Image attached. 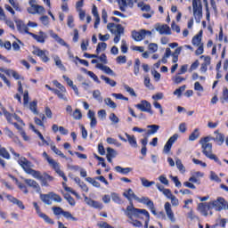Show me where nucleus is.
I'll return each mask as SVG.
<instances>
[{
	"label": "nucleus",
	"instance_id": "43",
	"mask_svg": "<svg viewBox=\"0 0 228 228\" xmlns=\"http://www.w3.org/2000/svg\"><path fill=\"white\" fill-rule=\"evenodd\" d=\"M200 136V132H199V128L194 129V131L190 134L189 140L190 142H195L197 138Z\"/></svg>",
	"mask_w": 228,
	"mask_h": 228
},
{
	"label": "nucleus",
	"instance_id": "41",
	"mask_svg": "<svg viewBox=\"0 0 228 228\" xmlns=\"http://www.w3.org/2000/svg\"><path fill=\"white\" fill-rule=\"evenodd\" d=\"M39 218L44 219L46 224H50V225H54V221L51 219L47 215L44 214L43 212L38 216Z\"/></svg>",
	"mask_w": 228,
	"mask_h": 228
},
{
	"label": "nucleus",
	"instance_id": "63",
	"mask_svg": "<svg viewBox=\"0 0 228 228\" xmlns=\"http://www.w3.org/2000/svg\"><path fill=\"white\" fill-rule=\"evenodd\" d=\"M159 181L161 183V184H165V186H168V179L165 175H161L159 176Z\"/></svg>",
	"mask_w": 228,
	"mask_h": 228
},
{
	"label": "nucleus",
	"instance_id": "59",
	"mask_svg": "<svg viewBox=\"0 0 228 228\" xmlns=\"http://www.w3.org/2000/svg\"><path fill=\"white\" fill-rule=\"evenodd\" d=\"M64 199L68 200L69 206H76V200L72 196H70V194H64Z\"/></svg>",
	"mask_w": 228,
	"mask_h": 228
},
{
	"label": "nucleus",
	"instance_id": "9",
	"mask_svg": "<svg viewBox=\"0 0 228 228\" xmlns=\"http://www.w3.org/2000/svg\"><path fill=\"white\" fill-rule=\"evenodd\" d=\"M145 37H152V32L150 30L141 29L140 31H132V37L135 42H142Z\"/></svg>",
	"mask_w": 228,
	"mask_h": 228
},
{
	"label": "nucleus",
	"instance_id": "48",
	"mask_svg": "<svg viewBox=\"0 0 228 228\" xmlns=\"http://www.w3.org/2000/svg\"><path fill=\"white\" fill-rule=\"evenodd\" d=\"M37 102L33 101L29 103V110L34 113V115H38V110H37Z\"/></svg>",
	"mask_w": 228,
	"mask_h": 228
},
{
	"label": "nucleus",
	"instance_id": "64",
	"mask_svg": "<svg viewBox=\"0 0 228 228\" xmlns=\"http://www.w3.org/2000/svg\"><path fill=\"white\" fill-rule=\"evenodd\" d=\"M50 195L52 197V200H54V202H61V198L60 195L54 192H50Z\"/></svg>",
	"mask_w": 228,
	"mask_h": 228
},
{
	"label": "nucleus",
	"instance_id": "58",
	"mask_svg": "<svg viewBox=\"0 0 228 228\" xmlns=\"http://www.w3.org/2000/svg\"><path fill=\"white\" fill-rule=\"evenodd\" d=\"M94 99H96L99 102H102V96H101V91L95 90L93 92Z\"/></svg>",
	"mask_w": 228,
	"mask_h": 228
},
{
	"label": "nucleus",
	"instance_id": "35",
	"mask_svg": "<svg viewBox=\"0 0 228 228\" xmlns=\"http://www.w3.org/2000/svg\"><path fill=\"white\" fill-rule=\"evenodd\" d=\"M0 156L4 158V159H12L10 152H8V150H6L4 147L0 148Z\"/></svg>",
	"mask_w": 228,
	"mask_h": 228
},
{
	"label": "nucleus",
	"instance_id": "39",
	"mask_svg": "<svg viewBox=\"0 0 228 228\" xmlns=\"http://www.w3.org/2000/svg\"><path fill=\"white\" fill-rule=\"evenodd\" d=\"M175 165L181 174H184V172H186V167H184V165H183V161H181L180 159H175Z\"/></svg>",
	"mask_w": 228,
	"mask_h": 228
},
{
	"label": "nucleus",
	"instance_id": "56",
	"mask_svg": "<svg viewBox=\"0 0 228 228\" xmlns=\"http://www.w3.org/2000/svg\"><path fill=\"white\" fill-rule=\"evenodd\" d=\"M109 120H110L112 124H118V122H120V118H118L115 113H110L109 116Z\"/></svg>",
	"mask_w": 228,
	"mask_h": 228
},
{
	"label": "nucleus",
	"instance_id": "1",
	"mask_svg": "<svg viewBox=\"0 0 228 228\" xmlns=\"http://www.w3.org/2000/svg\"><path fill=\"white\" fill-rule=\"evenodd\" d=\"M18 165L23 168L25 174L32 175L34 179H37V181H41V186H49L48 181L51 182L54 179L47 173L42 175L40 171L33 169V163L24 157H21L18 160Z\"/></svg>",
	"mask_w": 228,
	"mask_h": 228
},
{
	"label": "nucleus",
	"instance_id": "23",
	"mask_svg": "<svg viewBox=\"0 0 228 228\" xmlns=\"http://www.w3.org/2000/svg\"><path fill=\"white\" fill-rule=\"evenodd\" d=\"M24 183H27L29 188H33V190H36L37 193H40V184L33 179H25Z\"/></svg>",
	"mask_w": 228,
	"mask_h": 228
},
{
	"label": "nucleus",
	"instance_id": "51",
	"mask_svg": "<svg viewBox=\"0 0 228 228\" xmlns=\"http://www.w3.org/2000/svg\"><path fill=\"white\" fill-rule=\"evenodd\" d=\"M210 181H215L216 183H222V179L218 177V175L214 171H210Z\"/></svg>",
	"mask_w": 228,
	"mask_h": 228
},
{
	"label": "nucleus",
	"instance_id": "24",
	"mask_svg": "<svg viewBox=\"0 0 228 228\" xmlns=\"http://www.w3.org/2000/svg\"><path fill=\"white\" fill-rule=\"evenodd\" d=\"M96 69L102 70V72L108 74V76H115V71H113L110 67L103 65L102 63L96 64Z\"/></svg>",
	"mask_w": 228,
	"mask_h": 228
},
{
	"label": "nucleus",
	"instance_id": "42",
	"mask_svg": "<svg viewBox=\"0 0 228 228\" xmlns=\"http://www.w3.org/2000/svg\"><path fill=\"white\" fill-rule=\"evenodd\" d=\"M106 142H107V143H109V145H115L116 147H122V143L118 142V141L115 138L108 137Z\"/></svg>",
	"mask_w": 228,
	"mask_h": 228
},
{
	"label": "nucleus",
	"instance_id": "10",
	"mask_svg": "<svg viewBox=\"0 0 228 228\" xmlns=\"http://www.w3.org/2000/svg\"><path fill=\"white\" fill-rule=\"evenodd\" d=\"M135 108L140 110V111H144L145 113H150V115H154L152 105L151 102H147V100H142L140 103L135 105Z\"/></svg>",
	"mask_w": 228,
	"mask_h": 228
},
{
	"label": "nucleus",
	"instance_id": "29",
	"mask_svg": "<svg viewBox=\"0 0 228 228\" xmlns=\"http://www.w3.org/2000/svg\"><path fill=\"white\" fill-rule=\"evenodd\" d=\"M40 200L42 202H44V204H46V206H51V204H53V201L51 200V192L48 194H40Z\"/></svg>",
	"mask_w": 228,
	"mask_h": 228
},
{
	"label": "nucleus",
	"instance_id": "37",
	"mask_svg": "<svg viewBox=\"0 0 228 228\" xmlns=\"http://www.w3.org/2000/svg\"><path fill=\"white\" fill-rule=\"evenodd\" d=\"M51 167H52V168H53V170L56 172V174H58V175H60V177H62L65 175V173H63V171H61V169L60 168V163L55 161L54 164Z\"/></svg>",
	"mask_w": 228,
	"mask_h": 228
},
{
	"label": "nucleus",
	"instance_id": "45",
	"mask_svg": "<svg viewBox=\"0 0 228 228\" xmlns=\"http://www.w3.org/2000/svg\"><path fill=\"white\" fill-rule=\"evenodd\" d=\"M106 47H108V45L104 42L99 43L96 47V53L99 54L102 53V51H106Z\"/></svg>",
	"mask_w": 228,
	"mask_h": 228
},
{
	"label": "nucleus",
	"instance_id": "46",
	"mask_svg": "<svg viewBox=\"0 0 228 228\" xmlns=\"http://www.w3.org/2000/svg\"><path fill=\"white\" fill-rule=\"evenodd\" d=\"M62 216H64L66 220H72L73 222H77V218L74 217V216H72V214L69 211H64Z\"/></svg>",
	"mask_w": 228,
	"mask_h": 228
},
{
	"label": "nucleus",
	"instance_id": "19",
	"mask_svg": "<svg viewBox=\"0 0 228 228\" xmlns=\"http://www.w3.org/2000/svg\"><path fill=\"white\" fill-rule=\"evenodd\" d=\"M5 197L9 200V202H12V204H14L15 206H18L20 209H26V207L24 206V203H22L21 200H18L17 198L10 194H6Z\"/></svg>",
	"mask_w": 228,
	"mask_h": 228
},
{
	"label": "nucleus",
	"instance_id": "13",
	"mask_svg": "<svg viewBox=\"0 0 228 228\" xmlns=\"http://www.w3.org/2000/svg\"><path fill=\"white\" fill-rule=\"evenodd\" d=\"M33 54H36V56H38L44 63H47L49 61V57H47V54H49V52L40 50V48H35L33 51Z\"/></svg>",
	"mask_w": 228,
	"mask_h": 228
},
{
	"label": "nucleus",
	"instance_id": "7",
	"mask_svg": "<svg viewBox=\"0 0 228 228\" xmlns=\"http://www.w3.org/2000/svg\"><path fill=\"white\" fill-rule=\"evenodd\" d=\"M192 8L196 22H200V19H202V3L200 0H192Z\"/></svg>",
	"mask_w": 228,
	"mask_h": 228
},
{
	"label": "nucleus",
	"instance_id": "11",
	"mask_svg": "<svg viewBox=\"0 0 228 228\" xmlns=\"http://www.w3.org/2000/svg\"><path fill=\"white\" fill-rule=\"evenodd\" d=\"M177 138H179V134H174L166 142L165 146H164V150L163 152L165 154H168V152H170L172 146L174 145V143H175V142H177Z\"/></svg>",
	"mask_w": 228,
	"mask_h": 228
},
{
	"label": "nucleus",
	"instance_id": "34",
	"mask_svg": "<svg viewBox=\"0 0 228 228\" xmlns=\"http://www.w3.org/2000/svg\"><path fill=\"white\" fill-rule=\"evenodd\" d=\"M50 148L52 149L53 152H54V154L57 156H60V158H66L65 154H63V152H61V151H60V149L54 145V142L50 143Z\"/></svg>",
	"mask_w": 228,
	"mask_h": 228
},
{
	"label": "nucleus",
	"instance_id": "12",
	"mask_svg": "<svg viewBox=\"0 0 228 228\" xmlns=\"http://www.w3.org/2000/svg\"><path fill=\"white\" fill-rule=\"evenodd\" d=\"M14 22L16 23V28L21 35H29V28H28V25L24 24V21L20 20H14Z\"/></svg>",
	"mask_w": 228,
	"mask_h": 228
},
{
	"label": "nucleus",
	"instance_id": "36",
	"mask_svg": "<svg viewBox=\"0 0 228 228\" xmlns=\"http://www.w3.org/2000/svg\"><path fill=\"white\" fill-rule=\"evenodd\" d=\"M53 61H55V65L56 67H58V69H60L61 70H65V66L61 62V59H60V56H53Z\"/></svg>",
	"mask_w": 228,
	"mask_h": 228
},
{
	"label": "nucleus",
	"instance_id": "3",
	"mask_svg": "<svg viewBox=\"0 0 228 228\" xmlns=\"http://www.w3.org/2000/svg\"><path fill=\"white\" fill-rule=\"evenodd\" d=\"M213 141L215 142V137L211 135L206 136L200 140L202 154H204L206 158H208V159H213L216 163H217V165L222 166V161H220V159H218L216 155L213 154V144L209 142Z\"/></svg>",
	"mask_w": 228,
	"mask_h": 228
},
{
	"label": "nucleus",
	"instance_id": "25",
	"mask_svg": "<svg viewBox=\"0 0 228 228\" xmlns=\"http://www.w3.org/2000/svg\"><path fill=\"white\" fill-rule=\"evenodd\" d=\"M198 209L200 211V213H201V215H203V216H208V211H209V202L208 203H200L198 205Z\"/></svg>",
	"mask_w": 228,
	"mask_h": 228
},
{
	"label": "nucleus",
	"instance_id": "18",
	"mask_svg": "<svg viewBox=\"0 0 228 228\" xmlns=\"http://www.w3.org/2000/svg\"><path fill=\"white\" fill-rule=\"evenodd\" d=\"M118 4L121 12H126V7L129 6L130 8H133V6H134V2L133 0H118Z\"/></svg>",
	"mask_w": 228,
	"mask_h": 228
},
{
	"label": "nucleus",
	"instance_id": "32",
	"mask_svg": "<svg viewBox=\"0 0 228 228\" xmlns=\"http://www.w3.org/2000/svg\"><path fill=\"white\" fill-rule=\"evenodd\" d=\"M114 169L118 172V174H122L123 175H127L129 172H131V167H122L120 166H116Z\"/></svg>",
	"mask_w": 228,
	"mask_h": 228
},
{
	"label": "nucleus",
	"instance_id": "54",
	"mask_svg": "<svg viewBox=\"0 0 228 228\" xmlns=\"http://www.w3.org/2000/svg\"><path fill=\"white\" fill-rule=\"evenodd\" d=\"M43 158L46 159V161L50 165V167L53 166L56 162V160H54L53 159H51V157H49V155L45 151L43 152Z\"/></svg>",
	"mask_w": 228,
	"mask_h": 228
},
{
	"label": "nucleus",
	"instance_id": "5",
	"mask_svg": "<svg viewBox=\"0 0 228 228\" xmlns=\"http://www.w3.org/2000/svg\"><path fill=\"white\" fill-rule=\"evenodd\" d=\"M28 4L30 7L27 9V12L31 15H44V13H45V8L42 5L37 4V1L29 0Z\"/></svg>",
	"mask_w": 228,
	"mask_h": 228
},
{
	"label": "nucleus",
	"instance_id": "50",
	"mask_svg": "<svg viewBox=\"0 0 228 228\" xmlns=\"http://www.w3.org/2000/svg\"><path fill=\"white\" fill-rule=\"evenodd\" d=\"M118 153L117 152V151H115V149L113 148H107V155L106 156H109L110 158H117V155Z\"/></svg>",
	"mask_w": 228,
	"mask_h": 228
},
{
	"label": "nucleus",
	"instance_id": "55",
	"mask_svg": "<svg viewBox=\"0 0 228 228\" xmlns=\"http://www.w3.org/2000/svg\"><path fill=\"white\" fill-rule=\"evenodd\" d=\"M53 215H55V216H59V215H63L64 210L63 208H60V207H53L52 208Z\"/></svg>",
	"mask_w": 228,
	"mask_h": 228
},
{
	"label": "nucleus",
	"instance_id": "20",
	"mask_svg": "<svg viewBox=\"0 0 228 228\" xmlns=\"http://www.w3.org/2000/svg\"><path fill=\"white\" fill-rule=\"evenodd\" d=\"M123 197L125 199H127L130 204H133V199L134 200H138V196L133 191V189H128L125 192H123Z\"/></svg>",
	"mask_w": 228,
	"mask_h": 228
},
{
	"label": "nucleus",
	"instance_id": "27",
	"mask_svg": "<svg viewBox=\"0 0 228 228\" xmlns=\"http://www.w3.org/2000/svg\"><path fill=\"white\" fill-rule=\"evenodd\" d=\"M147 129H149L146 133L148 136H151L152 134H156L158 131H159V125H148Z\"/></svg>",
	"mask_w": 228,
	"mask_h": 228
},
{
	"label": "nucleus",
	"instance_id": "2",
	"mask_svg": "<svg viewBox=\"0 0 228 228\" xmlns=\"http://www.w3.org/2000/svg\"><path fill=\"white\" fill-rule=\"evenodd\" d=\"M122 211L129 220H134V218L143 219L144 216V228H149V222H151V214H149V211L136 208L133 203L127 206L126 209L122 208Z\"/></svg>",
	"mask_w": 228,
	"mask_h": 228
},
{
	"label": "nucleus",
	"instance_id": "17",
	"mask_svg": "<svg viewBox=\"0 0 228 228\" xmlns=\"http://www.w3.org/2000/svg\"><path fill=\"white\" fill-rule=\"evenodd\" d=\"M164 209H165L166 215H167V218L170 220V222L175 223V216H174V211L172 210V205H170V202L165 203Z\"/></svg>",
	"mask_w": 228,
	"mask_h": 228
},
{
	"label": "nucleus",
	"instance_id": "53",
	"mask_svg": "<svg viewBox=\"0 0 228 228\" xmlns=\"http://www.w3.org/2000/svg\"><path fill=\"white\" fill-rule=\"evenodd\" d=\"M123 88L126 90V92L132 95V97H136V93L134 92V89H133V87H131L127 85H124Z\"/></svg>",
	"mask_w": 228,
	"mask_h": 228
},
{
	"label": "nucleus",
	"instance_id": "60",
	"mask_svg": "<svg viewBox=\"0 0 228 228\" xmlns=\"http://www.w3.org/2000/svg\"><path fill=\"white\" fill-rule=\"evenodd\" d=\"M82 118L83 115L81 114V110L79 109H76L73 112V118H75V120H81Z\"/></svg>",
	"mask_w": 228,
	"mask_h": 228
},
{
	"label": "nucleus",
	"instance_id": "61",
	"mask_svg": "<svg viewBox=\"0 0 228 228\" xmlns=\"http://www.w3.org/2000/svg\"><path fill=\"white\" fill-rule=\"evenodd\" d=\"M148 49H149V51H151V53H157L158 52V44L151 43L148 45Z\"/></svg>",
	"mask_w": 228,
	"mask_h": 228
},
{
	"label": "nucleus",
	"instance_id": "4",
	"mask_svg": "<svg viewBox=\"0 0 228 228\" xmlns=\"http://www.w3.org/2000/svg\"><path fill=\"white\" fill-rule=\"evenodd\" d=\"M107 29H109L112 35H116L113 42L114 44H118V42H120L121 35H124V27L120 24L108 23Z\"/></svg>",
	"mask_w": 228,
	"mask_h": 228
},
{
	"label": "nucleus",
	"instance_id": "30",
	"mask_svg": "<svg viewBox=\"0 0 228 228\" xmlns=\"http://www.w3.org/2000/svg\"><path fill=\"white\" fill-rule=\"evenodd\" d=\"M216 137H214V142H218L219 145H222L224 142H225V135L218 132V130L215 131Z\"/></svg>",
	"mask_w": 228,
	"mask_h": 228
},
{
	"label": "nucleus",
	"instance_id": "16",
	"mask_svg": "<svg viewBox=\"0 0 228 228\" xmlns=\"http://www.w3.org/2000/svg\"><path fill=\"white\" fill-rule=\"evenodd\" d=\"M84 200L86 204H87V206H90V208H94V209H102V204L101 202L95 201L86 195H84Z\"/></svg>",
	"mask_w": 228,
	"mask_h": 228
},
{
	"label": "nucleus",
	"instance_id": "8",
	"mask_svg": "<svg viewBox=\"0 0 228 228\" xmlns=\"http://www.w3.org/2000/svg\"><path fill=\"white\" fill-rule=\"evenodd\" d=\"M49 35L52 38H54V40H55V42H57V44H60V45H62L69 49L68 56H69V58H74V55L70 52V46L65 42V40H63V38L60 37V36H58V34L54 33V31H53V30H49Z\"/></svg>",
	"mask_w": 228,
	"mask_h": 228
},
{
	"label": "nucleus",
	"instance_id": "44",
	"mask_svg": "<svg viewBox=\"0 0 228 228\" xmlns=\"http://www.w3.org/2000/svg\"><path fill=\"white\" fill-rule=\"evenodd\" d=\"M140 65H142L140 59H135L134 65V76H138V74H140Z\"/></svg>",
	"mask_w": 228,
	"mask_h": 228
},
{
	"label": "nucleus",
	"instance_id": "52",
	"mask_svg": "<svg viewBox=\"0 0 228 228\" xmlns=\"http://www.w3.org/2000/svg\"><path fill=\"white\" fill-rule=\"evenodd\" d=\"M186 90V86H182L177 88L173 94L174 95H177V97H181L183 95V92Z\"/></svg>",
	"mask_w": 228,
	"mask_h": 228
},
{
	"label": "nucleus",
	"instance_id": "14",
	"mask_svg": "<svg viewBox=\"0 0 228 228\" xmlns=\"http://www.w3.org/2000/svg\"><path fill=\"white\" fill-rule=\"evenodd\" d=\"M4 115L6 118V120L9 122V124H12L14 120H17V122H20V124H24V121L20 118V117L17 116V114H12L8 112L6 110H4Z\"/></svg>",
	"mask_w": 228,
	"mask_h": 228
},
{
	"label": "nucleus",
	"instance_id": "21",
	"mask_svg": "<svg viewBox=\"0 0 228 228\" xmlns=\"http://www.w3.org/2000/svg\"><path fill=\"white\" fill-rule=\"evenodd\" d=\"M200 58H204V62L201 64L200 70L204 74L208 72V67L211 65V57L201 55Z\"/></svg>",
	"mask_w": 228,
	"mask_h": 228
},
{
	"label": "nucleus",
	"instance_id": "33",
	"mask_svg": "<svg viewBox=\"0 0 228 228\" xmlns=\"http://www.w3.org/2000/svg\"><path fill=\"white\" fill-rule=\"evenodd\" d=\"M110 197L112 200L115 202V204H118V205L124 204V200H122V198H120V195H118V193L111 192Z\"/></svg>",
	"mask_w": 228,
	"mask_h": 228
},
{
	"label": "nucleus",
	"instance_id": "28",
	"mask_svg": "<svg viewBox=\"0 0 228 228\" xmlns=\"http://www.w3.org/2000/svg\"><path fill=\"white\" fill-rule=\"evenodd\" d=\"M125 134L127 138V142H128L129 145H131V147H134V149H136V147H138V142H136V137H134V135H131L127 133H126Z\"/></svg>",
	"mask_w": 228,
	"mask_h": 228
},
{
	"label": "nucleus",
	"instance_id": "57",
	"mask_svg": "<svg viewBox=\"0 0 228 228\" xmlns=\"http://www.w3.org/2000/svg\"><path fill=\"white\" fill-rule=\"evenodd\" d=\"M67 26L69 27L71 29L76 26V24H74V16L72 15L68 16Z\"/></svg>",
	"mask_w": 228,
	"mask_h": 228
},
{
	"label": "nucleus",
	"instance_id": "49",
	"mask_svg": "<svg viewBox=\"0 0 228 228\" xmlns=\"http://www.w3.org/2000/svg\"><path fill=\"white\" fill-rule=\"evenodd\" d=\"M37 134L38 138L43 142V143H42V142H38L39 147H42V146H44V145H51V144H49V142L45 140V138H44V135L42 134V133L37 132Z\"/></svg>",
	"mask_w": 228,
	"mask_h": 228
},
{
	"label": "nucleus",
	"instance_id": "26",
	"mask_svg": "<svg viewBox=\"0 0 228 228\" xmlns=\"http://www.w3.org/2000/svg\"><path fill=\"white\" fill-rule=\"evenodd\" d=\"M136 201L140 204H144V206H147V208H152V205L154 204V202L151 200L149 197L144 196H142V198L138 197Z\"/></svg>",
	"mask_w": 228,
	"mask_h": 228
},
{
	"label": "nucleus",
	"instance_id": "40",
	"mask_svg": "<svg viewBox=\"0 0 228 228\" xmlns=\"http://www.w3.org/2000/svg\"><path fill=\"white\" fill-rule=\"evenodd\" d=\"M53 93L55 94L56 96L59 97V99H61L62 101H65L66 102H69V98H67V96L64 94L65 92H61L58 89H54Z\"/></svg>",
	"mask_w": 228,
	"mask_h": 228
},
{
	"label": "nucleus",
	"instance_id": "62",
	"mask_svg": "<svg viewBox=\"0 0 228 228\" xmlns=\"http://www.w3.org/2000/svg\"><path fill=\"white\" fill-rule=\"evenodd\" d=\"M127 43L126 42V40H122L121 41V53H123V54L127 53Z\"/></svg>",
	"mask_w": 228,
	"mask_h": 228
},
{
	"label": "nucleus",
	"instance_id": "6",
	"mask_svg": "<svg viewBox=\"0 0 228 228\" xmlns=\"http://www.w3.org/2000/svg\"><path fill=\"white\" fill-rule=\"evenodd\" d=\"M208 209L223 211V209H225V199L219 197L216 200L208 202Z\"/></svg>",
	"mask_w": 228,
	"mask_h": 228
},
{
	"label": "nucleus",
	"instance_id": "38",
	"mask_svg": "<svg viewBox=\"0 0 228 228\" xmlns=\"http://www.w3.org/2000/svg\"><path fill=\"white\" fill-rule=\"evenodd\" d=\"M101 79H102V81H105L106 85H110V86H117V82L115 80H112L104 75L101 76Z\"/></svg>",
	"mask_w": 228,
	"mask_h": 228
},
{
	"label": "nucleus",
	"instance_id": "31",
	"mask_svg": "<svg viewBox=\"0 0 228 228\" xmlns=\"http://www.w3.org/2000/svg\"><path fill=\"white\" fill-rule=\"evenodd\" d=\"M202 31H200L198 35L194 36L192 37V45H196V46H199V45H202Z\"/></svg>",
	"mask_w": 228,
	"mask_h": 228
},
{
	"label": "nucleus",
	"instance_id": "47",
	"mask_svg": "<svg viewBox=\"0 0 228 228\" xmlns=\"http://www.w3.org/2000/svg\"><path fill=\"white\" fill-rule=\"evenodd\" d=\"M104 102H105L106 106H108L109 108H111L112 110H115L117 108V103H115V102L111 101V98H106L104 100Z\"/></svg>",
	"mask_w": 228,
	"mask_h": 228
},
{
	"label": "nucleus",
	"instance_id": "15",
	"mask_svg": "<svg viewBox=\"0 0 228 228\" xmlns=\"http://www.w3.org/2000/svg\"><path fill=\"white\" fill-rule=\"evenodd\" d=\"M28 35L30 37H32V38H34V40H36L37 42H38V44H45V39L47 38V34H45V32L44 31H39V34H33V33H28Z\"/></svg>",
	"mask_w": 228,
	"mask_h": 228
},
{
	"label": "nucleus",
	"instance_id": "22",
	"mask_svg": "<svg viewBox=\"0 0 228 228\" xmlns=\"http://www.w3.org/2000/svg\"><path fill=\"white\" fill-rule=\"evenodd\" d=\"M156 31L159 33V35H172V30L168 25H159L156 28Z\"/></svg>",
	"mask_w": 228,
	"mask_h": 228
}]
</instances>
